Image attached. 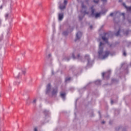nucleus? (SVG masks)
<instances>
[{"mask_svg":"<svg viewBox=\"0 0 131 131\" xmlns=\"http://www.w3.org/2000/svg\"><path fill=\"white\" fill-rule=\"evenodd\" d=\"M71 78L70 77L66 78V81H69V80H70Z\"/></svg>","mask_w":131,"mask_h":131,"instance_id":"nucleus-15","label":"nucleus"},{"mask_svg":"<svg viewBox=\"0 0 131 131\" xmlns=\"http://www.w3.org/2000/svg\"><path fill=\"white\" fill-rule=\"evenodd\" d=\"M33 103H36V99H34L33 100Z\"/></svg>","mask_w":131,"mask_h":131,"instance_id":"nucleus-25","label":"nucleus"},{"mask_svg":"<svg viewBox=\"0 0 131 131\" xmlns=\"http://www.w3.org/2000/svg\"><path fill=\"white\" fill-rule=\"evenodd\" d=\"M43 113H45V114H46V113H49V111H44Z\"/></svg>","mask_w":131,"mask_h":131,"instance_id":"nucleus-21","label":"nucleus"},{"mask_svg":"<svg viewBox=\"0 0 131 131\" xmlns=\"http://www.w3.org/2000/svg\"><path fill=\"white\" fill-rule=\"evenodd\" d=\"M79 18L80 20H81V19H82V17L81 18V17H80V16H79Z\"/></svg>","mask_w":131,"mask_h":131,"instance_id":"nucleus-31","label":"nucleus"},{"mask_svg":"<svg viewBox=\"0 0 131 131\" xmlns=\"http://www.w3.org/2000/svg\"><path fill=\"white\" fill-rule=\"evenodd\" d=\"M90 28H91V29H93V26H91Z\"/></svg>","mask_w":131,"mask_h":131,"instance_id":"nucleus-30","label":"nucleus"},{"mask_svg":"<svg viewBox=\"0 0 131 131\" xmlns=\"http://www.w3.org/2000/svg\"><path fill=\"white\" fill-rule=\"evenodd\" d=\"M125 34H126V35H127V34H128V31H127L125 33Z\"/></svg>","mask_w":131,"mask_h":131,"instance_id":"nucleus-22","label":"nucleus"},{"mask_svg":"<svg viewBox=\"0 0 131 131\" xmlns=\"http://www.w3.org/2000/svg\"><path fill=\"white\" fill-rule=\"evenodd\" d=\"M51 90V84L49 83L47 86L46 94H48Z\"/></svg>","mask_w":131,"mask_h":131,"instance_id":"nucleus-8","label":"nucleus"},{"mask_svg":"<svg viewBox=\"0 0 131 131\" xmlns=\"http://www.w3.org/2000/svg\"><path fill=\"white\" fill-rule=\"evenodd\" d=\"M67 34H68V33H67V32H63V35H67Z\"/></svg>","mask_w":131,"mask_h":131,"instance_id":"nucleus-18","label":"nucleus"},{"mask_svg":"<svg viewBox=\"0 0 131 131\" xmlns=\"http://www.w3.org/2000/svg\"><path fill=\"white\" fill-rule=\"evenodd\" d=\"M102 39L104 40L106 43H108V38L105 37H102Z\"/></svg>","mask_w":131,"mask_h":131,"instance_id":"nucleus-12","label":"nucleus"},{"mask_svg":"<svg viewBox=\"0 0 131 131\" xmlns=\"http://www.w3.org/2000/svg\"><path fill=\"white\" fill-rule=\"evenodd\" d=\"M105 75V74L103 73V74H102V76H103V77H104V75Z\"/></svg>","mask_w":131,"mask_h":131,"instance_id":"nucleus-33","label":"nucleus"},{"mask_svg":"<svg viewBox=\"0 0 131 131\" xmlns=\"http://www.w3.org/2000/svg\"><path fill=\"white\" fill-rule=\"evenodd\" d=\"M34 131H37V128H34Z\"/></svg>","mask_w":131,"mask_h":131,"instance_id":"nucleus-26","label":"nucleus"},{"mask_svg":"<svg viewBox=\"0 0 131 131\" xmlns=\"http://www.w3.org/2000/svg\"><path fill=\"white\" fill-rule=\"evenodd\" d=\"M122 15L123 18H124V13H122Z\"/></svg>","mask_w":131,"mask_h":131,"instance_id":"nucleus-28","label":"nucleus"},{"mask_svg":"<svg viewBox=\"0 0 131 131\" xmlns=\"http://www.w3.org/2000/svg\"><path fill=\"white\" fill-rule=\"evenodd\" d=\"M63 18H64V13H59L58 14V20L61 21V20H63Z\"/></svg>","mask_w":131,"mask_h":131,"instance_id":"nucleus-7","label":"nucleus"},{"mask_svg":"<svg viewBox=\"0 0 131 131\" xmlns=\"http://www.w3.org/2000/svg\"><path fill=\"white\" fill-rule=\"evenodd\" d=\"M72 57L73 58V59H75V55L74 54V53L73 54Z\"/></svg>","mask_w":131,"mask_h":131,"instance_id":"nucleus-19","label":"nucleus"},{"mask_svg":"<svg viewBox=\"0 0 131 131\" xmlns=\"http://www.w3.org/2000/svg\"><path fill=\"white\" fill-rule=\"evenodd\" d=\"M66 95L65 93H60V97H61L62 99H65Z\"/></svg>","mask_w":131,"mask_h":131,"instance_id":"nucleus-11","label":"nucleus"},{"mask_svg":"<svg viewBox=\"0 0 131 131\" xmlns=\"http://www.w3.org/2000/svg\"><path fill=\"white\" fill-rule=\"evenodd\" d=\"M81 35H82V33L81 32H78L76 34V41L77 40V39H79L80 37H81Z\"/></svg>","mask_w":131,"mask_h":131,"instance_id":"nucleus-5","label":"nucleus"},{"mask_svg":"<svg viewBox=\"0 0 131 131\" xmlns=\"http://www.w3.org/2000/svg\"><path fill=\"white\" fill-rule=\"evenodd\" d=\"M66 8V5H60L59 6L60 10H63Z\"/></svg>","mask_w":131,"mask_h":131,"instance_id":"nucleus-9","label":"nucleus"},{"mask_svg":"<svg viewBox=\"0 0 131 131\" xmlns=\"http://www.w3.org/2000/svg\"><path fill=\"white\" fill-rule=\"evenodd\" d=\"M91 9V12H92V13H91L92 16H95V18H98V17L100 16V15H101L100 13H97L95 14V9H94V6H92Z\"/></svg>","mask_w":131,"mask_h":131,"instance_id":"nucleus-2","label":"nucleus"},{"mask_svg":"<svg viewBox=\"0 0 131 131\" xmlns=\"http://www.w3.org/2000/svg\"><path fill=\"white\" fill-rule=\"evenodd\" d=\"M67 3H68L67 0H64V6H67Z\"/></svg>","mask_w":131,"mask_h":131,"instance_id":"nucleus-16","label":"nucleus"},{"mask_svg":"<svg viewBox=\"0 0 131 131\" xmlns=\"http://www.w3.org/2000/svg\"><path fill=\"white\" fill-rule=\"evenodd\" d=\"M104 47V43H102V42H100L99 45V50L98 51V55L99 58H101L102 59H106L108 56H109V54H110V52L109 51H106L104 55H102L103 54V48Z\"/></svg>","mask_w":131,"mask_h":131,"instance_id":"nucleus-1","label":"nucleus"},{"mask_svg":"<svg viewBox=\"0 0 131 131\" xmlns=\"http://www.w3.org/2000/svg\"><path fill=\"white\" fill-rule=\"evenodd\" d=\"M21 70L23 74H25V73H26V69H25V68L21 69Z\"/></svg>","mask_w":131,"mask_h":131,"instance_id":"nucleus-14","label":"nucleus"},{"mask_svg":"<svg viewBox=\"0 0 131 131\" xmlns=\"http://www.w3.org/2000/svg\"><path fill=\"white\" fill-rule=\"evenodd\" d=\"M120 33V28H119L118 32L116 33L115 34L116 36H118Z\"/></svg>","mask_w":131,"mask_h":131,"instance_id":"nucleus-13","label":"nucleus"},{"mask_svg":"<svg viewBox=\"0 0 131 131\" xmlns=\"http://www.w3.org/2000/svg\"><path fill=\"white\" fill-rule=\"evenodd\" d=\"M96 82H99V83H100V82H101V81H96Z\"/></svg>","mask_w":131,"mask_h":131,"instance_id":"nucleus-34","label":"nucleus"},{"mask_svg":"<svg viewBox=\"0 0 131 131\" xmlns=\"http://www.w3.org/2000/svg\"><path fill=\"white\" fill-rule=\"evenodd\" d=\"M110 16H113V13H111Z\"/></svg>","mask_w":131,"mask_h":131,"instance_id":"nucleus-29","label":"nucleus"},{"mask_svg":"<svg viewBox=\"0 0 131 131\" xmlns=\"http://www.w3.org/2000/svg\"><path fill=\"white\" fill-rule=\"evenodd\" d=\"M103 3H106L107 2V0H101Z\"/></svg>","mask_w":131,"mask_h":131,"instance_id":"nucleus-23","label":"nucleus"},{"mask_svg":"<svg viewBox=\"0 0 131 131\" xmlns=\"http://www.w3.org/2000/svg\"><path fill=\"white\" fill-rule=\"evenodd\" d=\"M79 57H80V56L79 55V54H78L77 58H78V59L79 58Z\"/></svg>","mask_w":131,"mask_h":131,"instance_id":"nucleus-27","label":"nucleus"},{"mask_svg":"<svg viewBox=\"0 0 131 131\" xmlns=\"http://www.w3.org/2000/svg\"><path fill=\"white\" fill-rule=\"evenodd\" d=\"M14 76L15 78H20L22 76V74L19 73L18 75H14Z\"/></svg>","mask_w":131,"mask_h":131,"instance_id":"nucleus-10","label":"nucleus"},{"mask_svg":"<svg viewBox=\"0 0 131 131\" xmlns=\"http://www.w3.org/2000/svg\"><path fill=\"white\" fill-rule=\"evenodd\" d=\"M102 124H104V123H105V121H102Z\"/></svg>","mask_w":131,"mask_h":131,"instance_id":"nucleus-32","label":"nucleus"},{"mask_svg":"<svg viewBox=\"0 0 131 131\" xmlns=\"http://www.w3.org/2000/svg\"><path fill=\"white\" fill-rule=\"evenodd\" d=\"M51 54H49V57H51Z\"/></svg>","mask_w":131,"mask_h":131,"instance_id":"nucleus-35","label":"nucleus"},{"mask_svg":"<svg viewBox=\"0 0 131 131\" xmlns=\"http://www.w3.org/2000/svg\"><path fill=\"white\" fill-rule=\"evenodd\" d=\"M95 4H98L99 3V0H94Z\"/></svg>","mask_w":131,"mask_h":131,"instance_id":"nucleus-17","label":"nucleus"},{"mask_svg":"<svg viewBox=\"0 0 131 131\" xmlns=\"http://www.w3.org/2000/svg\"><path fill=\"white\" fill-rule=\"evenodd\" d=\"M89 57H90L89 56V55H85V58H89Z\"/></svg>","mask_w":131,"mask_h":131,"instance_id":"nucleus-24","label":"nucleus"},{"mask_svg":"<svg viewBox=\"0 0 131 131\" xmlns=\"http://www.w3.org/2000/svg\"><path fill=\"white\" fill-rule=\"evenodd\" d=\"M122 5L123 6V7H124V8H125L127 12H129L130 13H131V6L130 7L126 6V5H125V3H123Z\"/></svg>","mask_w":131,"mask_h":131,"instance_id":"nucleus-4","label":"nucleus"},{"mask_svg":"<svg viewBox=\"0 0 131 131\" xmlns=\"http://www.w3.org/2000/svg\"><path fill=\"white\" fill-rule=\"evenodd\" d=\"M112 104H113V100H112Z\"/></svg>","mask_w":131,"mask_h":131,"instance_id":"nucleus-36","label":"nucleus"},{"mask_svg":"<svg viewBox=\"0 0 131 131\" xmlns=\"http://www.w3.org/2000/svg\"><path fill=\"white\" fill-rule=\"evenodd\" d=\"M107 34H108V33H105V35H107Z\"/></svg>","mask_w":131,"mask_h":131,"instance_id":"nucleus-37","label":"nucleus"},{"mask_svg":"<svg viewBox=\"0 0 131 131\" xmlns=\"http://www.w3.org/2000/svg\"><path fill=\"white\" fill-rule=\"evenodd\" d=\"M81 12L83 13L84 15H89V12H86V7L84 6L83 4L82 5V11Z\"/></svg>","mask_w":131,"mask_h":131,"instance_id":"nucleus-3","label":"nucleus"},{"mask_svg":"<svg viewBox=\"0 0 131 131\" xmlns=\"http://www.w3.org/2000/svg\"><path fill=\"white\" fill-rule=\"evenodd\" d=\"M57 93H58V88H55V89H53V90L52 92V96H56Z\"/></svg>","mask_w":131,"mask_h":131,"instance_id":"nucleus-6","label":"nucleus"},{"mask_svg":"<svg viewBox=\"0 0 131 131\" xmlns=\"http://www.w3.org/2000/svg\"><path fill=\"white\" fill-rule=\"evenodd\" d=\"M123 56H126V53L125 52V51L123 52Z\"/></svg>","mask_w":131,"mask_h":131,"instance_id":"nucleus-20","label":"nucleus"}]
</instances>
